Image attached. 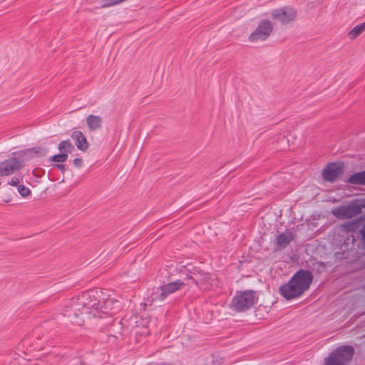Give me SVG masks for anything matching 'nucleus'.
I'll return each mask as SVG.
<instances>
[{
	"label": "nucleus",
	"mask_w": 365,
	"mask_h": 365,
	"mask_svg": "<svg viewBox=\"0 0 365 365\" xmlns=\"http://www.w3.org/2000/svg\"><path fill=\"white\" fill-rule=\"evenodd\" d=\"M360 234H361L362 239L365 243V225L363 226L362 229L361 230Z\"/></svg>",
	"instance_id": "393cba45"
},
{
	"label": "nucleus",
	"mask_w": 365,
	"mask_h": 365,
	"mask_svg": "<svg viewBox=\"0 0 365 365\" xmlns=\"http://www.w3.org/2000/svg\"><path fill=\"white\" fill-rule=\"evenodd\" d=\"M86 124L91 131L101 129L102 118L99 115H89L86 118Z\"/></svg>",
	"instance_id": "2eb2a0df"
},
{
	"label": "nucleus",
	"mask_w": 365,
	"mask_h": 365,
	"mask_svg": "<svg viewBox=\"0 0 365 365\" xmlns=\"http://www.w3.org/2000/svg\"><path fill=\"white\" fill-rule=\"evenodd\" d=\"M71 138L75 141L77 148L83 152L89 148V143L84 134L79 130H75L71 133Z\"/></svg>",
	"instance_id": "4468645a"
},
{
	"label": "nucleus",
	"mask_w": 365,
	"mask_h": 365,
	"mask_svg": "<svg viewBox=\"0 0 365 365\" xmlns=\"http://www.w3.org/2000/svg\"><path fill=\"white\" fill-rule=\"evenodd\" d=\"M68 154L65 153H60L59 154L51 156L49 160L51 162L63 163L68 159Z\"/></svg>",
	"instance_id": "aec40b11"
},
{
	"label": "nucleus",
	"mask_w": 365,
	"mask_h": 365,
	"mask_svg": "<svg viewBox=\"0 0 365 365\" xmlns=\"http://www.w3.org/2000/svg\"><path fill=\"white\" fill-rule=\"evenodd\" d=\"M354 354L352 346H340L324 359V365H346L351 361Z\"/></svg>",
	"instance_id": "7ed1b4c3"
},
{
	"label": "nucleus",
	"mask_w": 365,
	"mask_h": 365,
	"mask_svg": "<svg viewBox=\"0 0 365 365\" xmlns=\"http://www.w3.org/2000/svg\"><path fill=\"white\" fill-rule=\"evenodd\" d=\"M19 182V180L17 178H12L9 182V184L11 185H16Z\"/></svg>",
	"instance_id": "5701e85b"
},
{
	"label": "nucleus",
	"mask_w": 365,
	"mask_h": 365,
	"mask_svg": "<svg viewBox=\"0 0 365 365\" xmlns=\"http://www.w3.org/2000/svg\"><path fill=\"white\" fill-rule=\"evenodd\" d=\"M348 182L355 185H365V170L351 175Z\"/></svg>",
	"instance_id": "f3484780"
},
{
	"label": "nucleus",
	"mask_w": 365,
	"mask_h": 365,
	"mask_svg": "<svg viewBox=\"0 0 365 365\" xmlns=\"http://www.w3.org/2000/svg\"><path fill=\"white\" fill-rule=\"evenodd\" d=\"M294 282V286L297 289L299 293L302 295L307 289H309L313 276L311 272L307 270L300 269L292 278Z\"/></svg>",
	"instance_id": "6e6552de"
},
{
	"label": "nucleus",
	"mask_w": 365,
	"mask_h": 365,
	"mask_svg": "<svg viewBox=\"0 0 365 365\" xmlns=\"http://www.w3.org/2000/svg\"><path fill=\"white\" fill-rule=\"evenodd\" d=\"M187 283L178 279L177 281L164 284L160 288H159V291L160 292L161 298L168 296L169 294L174 293L180 289H181L183 287H185Z\"/></svg>",
	"instance_id": "9b49d317"
},
{
	"label": "nucleus",
	"mask_w": 365,
	"mask_h": 365,
	"mask_svg": "<svg viewBox=\"0 0 365 365\" xmlns=\"http://www.w3.org/2000/svg\"><path fill=\"white\" fill-rule=\"evenodd\" d=\"M363 207H365V199L356 200L333 209L331 213L339 219H349L359 215Z\"/></svg>",
	"instance_id": "39448f33"
},
{
	"label": "nucleus",
	"mask_w": 365,
	"mask_h": 365,
	"mask_svg": "<svg viewBox=\"0 0 365 365\" xmlns=\"http://www.w3.org/2000/svg\"><path fill=\"white\" fill-rule=\"evenodd\" d=\"M18 192L22 197H27L31 194V190L23 185H18Z\"/></svg>",
	"instance_id": "412c9836"
},
{
	"label": "nucleus",
	"mask_w": 365,
	"mask_h": 365,
	"mask_svg": "<svg viewBox=\"0 0 365 365\" xmlns=\"http://www.w3.org/2000/svg\"><path fill=\"white\" fill-rule=\"evenodd\" d=\"M294 238L293 233L287 230L280 234L277 237V244L278 246L285 247Z\"/></svg>",
	"instance_id": "dca6fc26"
},
{
	"label": "nucleus",
	"mask_w": 365,
	"mask_h": 365,
	"mask_svg": "<svg viewBox=\"0 0 365 365\" xmlns=\"http://www.w3.org/2000/svg\"><path fill=\"white\" fill-rule=\"evenodd\" d=\"M298 16V10L292 6H284L273 9L270 12V16L282 25L292 24L297 20Z\"/></svg>",
	"instance_id": "0eeeda50"
},
{
	"label": "nucleus",
	"mask_w": 365,
	"mask_h": 365,
	"mask_svg": "<svg viewBox=\"0 0 365 365\" xmlns=\"http://www.w3.org/2000/svg\"><path fill=\"white\" fill-rule=\"evenodd\" d=\"M293 284L294 282L290 279L287 284L281 286L279 288L280 294L287 299H292L301 296Z\"/></svg>",
	"instance_id": "ddd939ff"
},
{
	"label": "nucleus",
	"mask_w": 365,
	"mask_h": 365,
	"mask_svg": "<svg viewBox=\"0 0 365 365\" xmlns=\"http://www.w3.org/2000/svg\"><path fill=\"white\" fill-rule=\"evenodd\" d=\"M200 287L204 289H210L219 284L218 279L214 274H206L201 277L200 279L196 281Z\"/></svg>",
	"instance_id": "f8f14e48"
},
{
	"label": "nucleus",
	"mask_w": 365,
	"mask_h": 365,
	"mask_svg": "<svg viewBox=\"0 0 365 365\" xmlns=\"http://www.w3.org/2000/svg\"><path fill=\"white\" fill-rule=\"evenodd\" d=\"M111 299L104 300L103 294L98 290H90L71 300L63 313L72 325L81 327L97 318L112 314Z\"/></svg>",
	"instance_id": "f257e3e1"
},
{
	"label": "nucleus",
	"mask_w": 365,
	"mask_h": 365,
	"mask_svg": "<svg viewBox=\"0 0 365 365\" xmlns=\"http://www.w3.org/2000/svg\"><path fill=\"white\" fill-rule=\"evenodd\" d=\"M364 31H365V21L361 24L356 25L351 30H350L347 34V36L349 39L354 40Z\"/></svg>",
	"instance_id": "a211bd4d"
},
{
	"label": "nucleus",
	"mask_w": 365,
	"mask_h": 365,
	"mask_svg": "<svg viewBox=\"0 0 365 365\" xmlns=\"http://www.w3.org/2000/svg\"><path fill=\"white\" fill-rule=\"evenodd\" d=\"M47 150L42 148H33L28 150L24 155V158L17 157L9 158L2 162H0V177L7 176L19 171L24 166V159H27L32 156L46 155Z\"/></svg>",
	"instance_id": "f03ea898"
},
{
	"label": "nucleus",
	"mask_w": 365,
	"mask_h": 365,
	"mask_svg": "<svg viewBox=\"0 0 365 365\" xmlns=\"http://www.w3.org/2000/svg\"><path fill=\"white\" fill-rule=\"evenodd\" d=\"M256 292L252 290L237 292L232 301V307L238 312L250 309L257 300Z\"/></svg>",
	"instance_id": "423d86ee"
},
{
	"label": "nucleus",
	"mask_w": 365,
	"mask_h": 365,
	"mask_svg": "<svg viewBox=\"0 0 365 365\" xmlns=\"http://www.w3.org/2000/svg\"><path fill=\"white\" fill-rule=\"evenodd\" d=\"M73 165H74L76 168H80V167H81V166H82V165H83V160H82V159H81V158H75V159L73 160Z\"/></svg>",
	"instance_id": "4be33fe9"
},
{
	"label": "nucleus",
	"mask_w": 365,
	"mask_h": 365,
	"mask_svg": "<svg viewBox=\"0 0 365 365\" xmlns=\"http://www.w3.org/2000/svg\"><path fill=\"white\" fill-rule=\"evenodd\" d=\"M149 318L145 312H143L140 315L133 314L130 317L128 326L132 328H140L142 327L145 329L144 331H140V334L143 335L148 334V331L147 330V327L149 323Z\"/></svg>",
	"instance_id": "1a4fd4ad"
},
{
	"label": "nucleus",
	"mask_w": 365,
	"mask_h": 365,
	"mask_svg": "<svg viewBox=\"0 0 365 365\" xmlns=\"http://www.w3.org/2000/svg\"><path fill=\"white\" fill-rule=\"evenodd\" d=\"M274 24L269 19H262L256 25L254 31L249 35L248 41L256 43L266 41L272 34Z\"/></svg>",
	"instance_id": "20e7f679"
},
{
	"label": "nucleus",
	"mask_w": 365,
	"mask_h": 365,
	"mask_svg": "<svg viewBox=\"0 0 365 365\" xmlns=\"http://www.w3.org/2000/svg\"><path fill=\"white\" fill-rule=\"evenodd\" d=\"M54 167L60 170H61L62 172H64L65 170H66V168H65V165H63V164H57V165H55Z\"/></svg>",
	"instance_id": "b1692460"
},
{
	"label": "nucleus",
	"mask_w": 365,
	"mask_h": 365,
	"mask_svg": "<svg viewBox=\"0 0 365 365\" xmlns=\"http://www.w3.org/2000/svg\"><path fill=\"white\" fill-rule=\"evenodd\" d=\"M344 164L334 163L328 165L322 171L324 180L329 182L334 181L343 171Z\"/></svg>",
	"instance_id": "9d476101"
},
{
	"label": "nucleus",
	"mask_w": 365,
	"mask_h": 365,
	"mask_svg": "<svg viewBox=\"0 0 365 365\" xmlns=\"http://www.w3.org/2000/svg\"><path fill=\"white\" fill-rule=\"evenodd\" d=\"M60 153H69L73 150V145L69 140L61 141L58 146Z\"/></svg>",
	"instance_id": "6ab92c4d"
}]
</instances>
